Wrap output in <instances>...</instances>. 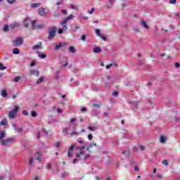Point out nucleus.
<instances>
[{
	"label": "nucleus",
	"mask_w": 180,
	"mask_h": 180,
	"mask_svg": "<svg viewBox=\"0 0 180 180\" xmlns=\"http://www.w3.org/2000/svg\"><path fill=\"white\" fill-rule=\"evenodd\" d=\"M110 114V112L109 111H107L103 112V116H104V117H108V116H109Z\"/></svg>",
	"instance_id": "32"
},
{
	"label": "nucleus",
	"mask_w": 180,
	"mask_h": 180,
	"mask_svg": "<svg viewBox=\"0 0 180 180\" xmlns=\"http://www.w3.org/2000/svg\"><path fill=\"white\" fill-rule=\"evenodd\" d=\"M133 30L134 31L135 33H139L140 32L139 28H134Z\"/></svg>",
	"instance_id": "47"
},
{
	"label": "nucleus",
	"mask_w": 180,
	"mask_h": 180,
	"mask_svg": "<svg viewBox=\"0 0 180 180\" xmlns=\"http://www.w3.org/2000/svg\"><path fill=\"white\" fill-rule=\"evenodd\" d=\"M13 54H19V53H20L19 49H18V48L14 49L13 51Z\"/></svg>",
	"instance_id": "28"
},
{
	"label": "nucleus",
	"mask_w": 180,
	"mask_h": 180,
	"mask_svg": "<svg viewBox=\"0 0 180 180\" xmlns=\"http://www.w3.org/2000/svg\"><path fill=\"white\" fill-rule=\"evenodd\" d=\"M55 146H56V147L57 148H58V147H60V143H59V142H56V143H55Z\"/></svg>",
	"instance_id": "58"
},
{
	"label": "nucleus",
	"mask_w": 180,
	"mask_h": 180,
	"mask_svg": "<svg viewBox=\"0 0 180 180\" xmlns=\"http://www.w3.org/2000/svg\"><path fill=\"white\" fill-rule=\"evenodd\" d=\"M88 139H89V140H92V139H94V136H92V134H89L88 135Z\"/></svg>",
	"instance_id": "49"
},
{
	"label": "nucleus",
	"mask_w": 180,
	"mask_h": 180,
	"mask_svg": "<svg viewBox=\"0 0 180 180\" xmlns=\"http://www.w3.org/2000/svg\"><path fill=\"white\" fill-rule=\"evenodd\" d=\"M61 12L62 13H63V15H67V13H68V11H67V10H62Z\"/></svg>",
	"instance_id": "51"
},
{
	"label": "nucleus",
	"mask_w": 180,
	"mask_h": 180,
	"mask_svg": "<svg viewBox=\"0 0 180 180\" xmlns=\"http://www.w3.org/2000/svg\"><path fill=\"white\" fill-rule=\"evenodd\" d=\"M96 34H97V36H98L100 37V36L102 35V34H101V30L100 29H96Z\"/></svg>",
	"instance_id": "29"
},
{
	"label": "nucleus",
	"mask_w": 180,
	"mask_h": 180,
	"mask_svg": "<svg viewBox=\"0 0 180 180\" xmlns=\"http://www.w3.org/2000/svg\"><path fill=\"white\" fill-rule=\"evenodd\" d=\"M81 40H82L83 41H85L86 40V35H83V36L82 37Z\"/></svg>",
	"instance_id": "50"
},
{
	"label": "nucleus",
	"mask_w": 180,
	"mask_h": 180,
	"mask_svg": "<svg viewBox=\"0 0 180 180\" xmlns=\"http://www.w3.org/2000/svg\"><path fill=\"white\" fill-rule=\"evenodd\" d=\"M87 129L91 130V131H95L96 130V127H88Z\"/></svg>",
	"instance_id": "33"
},
{
	"label": "nucleus",
	"mask_w": 180,
	"mask_h": 180,
	"mask_svg": "<svg viewBox=\"0 0 180 180\" xmlns=\"http://www.w3.org/2000/svg\"><path fill=\"white\" fill-rule=\"evenodd\" d=\"M70 8L73 9L74 11H78V6L75 4H70Z\"/></svg>",
	"instance_id": "20"
},
{
	"label": "nucleus",
	"mask_w": 180,
	"mask_h": 180,
	"mask_svg": "<svg viewBox=\"0 0 180 180\" xmlns=\"http://www.w3.org/2000/svg\"><path fill=\"white\" fill-rule=\"evenodd\" d=\"M41 133L40 132H38V133H37V139H40V136H41Z\"/></svg>",
	"instance_id": "55"
},
{
	"label": "nucleus",
	"mask_w": 180,
	"mask_h": 180,
	"mask_svg": "<svg viewBox=\"0 0 180 180\" xmlns=\"http://www.w3.org/2000/svg\"><path fill=\"white\" fill-rule=\"evenodd\" d=\"M35 158H36V160H37V161H39V160H40V153L37 152V153H35Z\"/></svg>",
	"instance_id": "26"
},
{
	"label": "nucleus",
	"mask_w": 180,
	"mask_h": 180,
	"mask_svg": "<svg viewBox=\"0 0 180 180\" xmlns=\"http://www.w3.org/2000/svg\"><path fill=\"white\" fill-rule=\"evenodd\" d=\"M56 32H57V27H53L48 31L49 40H53V37H56Z\"/></svg>",
	"instance_id": "3"
},
{
	"label": "nucleus",
	"mask_w": 180,
	"mask_h": 180,
	"mask_svg": "<svg viewBox=\"0 0 180 180\" xmlns=\"http://www.w3.org/2000/svg\"><path fill=\"white\" fill-rule=\"evenodd\" d=\"M156 178H158V179H162V178H164V176H162V175H161L160 174H157Z\"/></svg>",
	"instance_id": "37"
},
{
	"label": "nucleus",
	"mask_w": 180,
	"mask_h": 180,
	"mask_svg": "<svg viewBox=\"0 0 180 180\" xmlns=\"http://www.w3.org/2000/svg\"><path fill=\"white\" fill-rule=\"evenodd\" d=\"M113 65V64H110L106 66V69L109 70V68H110V67H112Z\"/></svg>",
	"instance_id": "60"
},
{
	"label": "nucleus",
	"mask_w": 180,
	"mask_h": 180,
	"mask_svg": "<svg viewBox=\"0 0 180 180\" xmlns=\"http://www.w3.org/2000/svg\"><path fill=\"white\" fill-rule=\"evenodd\" d=\"M18 26H20V25L18 22H15L14 24H12L9 26L11 29H15V27H18Z\"/></svg>",
	"instance_id": "14"
},
{
	"label": "nucleus",
	"mask_w": 180,
	"mask_h": 180,
	"mask_svg": "<svg viewBox=\"0 0 180 180\" xmlns=\"http://www.w3.org/2000/svg\"><path fill=\"white\" fill-rule=\"evenodd\" d=\"M0 70H6V67L4 66V64L0 63Z\"/></svg>",
	"instance_id": "42"
},
{
	"label": "nucleus",
	"mask_w": 180,
	"mask_h": 180,
	"mask_svg": "<svg viewBox=\"0 0 180 180\" xmlns=\"http://www.w3.org/2000/svg\"><path fill=\"white\" fill-rule=\"evenodd\" d=\"M169 4H171L172 5H175V4H176V0H169Z\"/></svg>",
	"instance_id": "39"
},
{
	"label": "nucleus",
	"mask_w": 180,
	"mask_h": 180,
	"mask_svg": "<svg viewBox=\"0 0 180 180\" xmlns=\"http://www.w3.org/2000/svg\"><path fill=\"white\" fill-rule=\"evenodd\" d=\"M41 5V4L39 3V4H32L31 6V8L32 9H34L36 8H39V6Z\"/></svg>",
	"instance_id": "17"
},
{
	"label": "nucleus",
	"mask_w": 180,
	"mask_h": 180,
	"mask_svg": "<svg viewBox=\"0 0 180 180\" xmlns=\"http://www.w3.org/2000/svg\"><path fill=\"white\" fill-rule=\"evenodd\" d=\"M39 49H41V42H39V44L34 45L32 48L33 50H37Z\"/></svg>",
	"instance_id": "15"
},
{
	"label": "nucleus",
	"mask_w": 180,
	"mask_h": 180,
	"mask_svg": "<svg viewBox=\"0 0 180 180\" xmlns=\"http://www.w3.org/2000/svg\"><path fill=\"white\" fill-rule=\"evenodd\" d=\"M112 95H113V96H117L119 95V92H117V91H114V92L112 93Z\"/></svg>",
	"instance_id": "52"
},
{
	"label": "nucleus",
	"mask_w": 180,
	"mask_h": 180,
	"mask_svg": "<svg viewBox=\"0 0 180 180\" xmlns=\"http://www.w3.org/2000/svg\"><path fill=\"white\" fill-rule=\"evenodd\" d=\"M39 14L40 15V16H46V15H47L46 9H44V8H40L39 9Z\"/></svg>",
	"instance_id": "9"
},
{
	"label": "nucleus",
	"mask_w": 180,
	"mask_h": 180,
	"mask_svg": "<svg viewBox=\"0 0 180 180\" xmlns=\"http://www.w3.org/2000/svg\"><path fill=\"white\" fill-rule=\"evenodd\" d=\"M69 51L70 53H75L76 52L75 48H74V46H70Z\"/></svg>",
	"instance_id": "25"
},
{
	"label": "nucleus",
	"mask_w": 180,
	"mask_h": 180,
	"mask_svg": "<svg viewBox=\"0 0 180 180\" xmlns=\"http://www.w3.org/2000/svg\"><path fill=\"white\" fill-rule=\"evenodd\" d=\"M95 11V8H92L90 11H89V13H90V15H92V13H94Z\"/></svg>",
	"instance_id": "48"
},
{
	"label": "nucleus",
	"mask_w": 180,
	"mask_h": 180,
	"mask_svg": "<svg viewBox=\"0 0 180 180\" xmlns=\"http://www.w3.org/2000/svg\"><path fill=\"white\" fill-rule=\"evenodd\" d=\"M108 1L111 6H113L115 5V0H108Z\"/></svg>",
	"instance_id": "38"
},
{
	"label": "nucleus",
	"mask_w": 180,
	"mask_h": 180,
	"mask_svg": "<svg viewBox=\"0 0 180 180\" xmlns=\"http://www.w3.org/2000/svg\"><path fill=\"white\" fill-rule=\"evenodd\" d=\"M19 79H20V76H16L15 78H14V82H19Z\"/></svg>",
	"instance_id": "34"
},
{
	"label": "nucleus",
	"mask_w": 180,
	"mask_h": 180,
	"mask_svg": "<svg viewBox=\"0 0 180 180\" xmlns=\"http://www.w3.org/2000/svg\"><path fill=\"white\" fill-rule=\"evenodd\" d=\"M42 131L44 133V134H46V136L49 134V131H46L45 129H42Z\"/></svg>",
	"instance_id": "61"
},
{
	"label": "nucleus",
	"mask_w": 180,
	"mask_h": 180,
	"mask_svg": "<svg viewBox=\"0 0 180 180\" xmlns=\"http://www.w3.org/2000/svg\"><path fill=\"white\" fill-rule=\"evenodd\" d=\"M1 96H3V98H6L8 96V93H6V89H3L1 91Z\"/></svg>",
	"instance_id": "16"
},
{
	"label": "nucleus",
	"mask_w": 180,
	"mask_h": 180,
	"mask_svg": "<svg viewBox=\"0 0 180 180\" xmlns=\"http://www.w3.org/2000/svg\"><path fill=\"white\" fill-rule=\"evenodd\" d=\"M30 74L34 75V77H39V75H40V72L36 70H30Z\"/></svg>",
	"instance_id": "10"
},
{
	"label": "nucleus",
	"mask_w": 180,
	"mask_h": 180,
	"mask_svg": "<svg viewBox=\"0 0 180 180\" xmlns=\"http://www.w3.org/2000/svg\"><path fill=\"white\" fill-rule=\"evenodd\" d=\"M13 139H1V146H8V144H9V143H12V141H13Z\"/></svg>",
	"instance_id": "8"
},
{
	"label": "nucleus",
	"mask_w": 180,
	"mask_h": 180,
	"mask_svg": "<svg viewBox=\"0 0 180 180\" xmlns=\"http://www.w3.org/2000/svg\"><path fill=\"white\" fill-rule=\"evenodd\" d=\"M121 6H122V8H126V4L122 3V4H121Z\"/></svg>",
	"instance_id": "63"
},
{
	"label": "nucleus",
	"mask_w": 180,
	"mask_h": 180,
	"mask_svg": "<svg viewBox=\"0 0 180 180\" xmlns=\"http://www.w3.org/2000/svg\"><path fill=\"white\" fill-rule=\"evenodd\" d=\"M174 65H175L176 68H179V67H180V65H179V63H176L174 64Z\"/></svg>",
	"instance_id": "56"
},
{
	"label": "nucleus",
	"mask_w": 180,
	"mask_h": 180,
	"mask_svg": "<svg viewBox=\"0 0 180 180\" xmlns=\"http://www.w3.org/2000/svg\"><path fill=\"white\" fill-rule=\"evenodd\" d=\"M31 115L32 117H36L37 116V112H36V111H32Z\"/></svg>",
	"instance_id": "30"
},
{
	"label": "nucleus",
	"mask_w": 180,
	"mask_h": 180,
	"mask_svg": "<svg viewBox=\"0 0 180 180\" xmlns=\"http://www.w3.org/2000/svg\"><path fill=\"white\" fill-rule=\"evenodd\" d=\"M134 169H135V171H137V172L140 171V169L139 168L138 166H135Z\"/></svg>",
	"instance_id": "59"
},
{
	"label": "nucleus",
	"mask_w": 180,
	"mask_h": 180,
	"mask_svg": "<svg viewBox=\"0 0 180 180\" xmlns=\"http://www.w3.org/2000/svg\"><path fill=\"white\" fill-rule=\"evenodd\" d=\"M34 160H33V158H31L29 161V165H33V162Z\"/></svg>",
	"instance_id": "40"
},
{
	"label": "nucleus",
	"mask_w": 180,
	"mask_h": 180,
	"mask_svg": "<svg viewBox=\"0 0 180 180\" xmlns=\"http://www.w3.org/2000/svg\"><path fill=\"white\" fill-rule=\"evenodd\" d=\"M22 115H25V116H29V112H27V110H23Z\"/></svg>",
	"instance_id": "44"
},
{
	"label": "nucleus",
	"mask_w": 180,
	"mask_h": 180,
	"mask_svg": "<svg viewBox=\"0 0 180 180\" xmlns=\"http://www.w3.org/2000/svg\"><path fill=\"white\" fill-rule=\"evenodd\" d=\"M8 4H10V5H12L16 2V0H7Z\"/></svg>",
	"instance_id": "35"
},
{
	"label": "nucleus",
	"mask_w": 180,
	"mask_h": 180,
	"mask_svg": "<svg viewBox=\"0 0 180 180\" xmlns=\"http://www.w3.org/2000/svg\"><path fill=\"white\" fill-rule=\"evenodd\" d=\"M87 158H89V155H86L84 158V160H87Z\"/></svg>",
	"instance_id": "64"
},
{
	"label": "nucleus",
	"mask_w": 180,
	"mask_h": 180,
	"mask_svg": "<svg viewBox=\"0 0 180 180\" xmlns=\"http://www.w3.org/2000/svg\"><path fill=\"white\" fill-rule=\"evenodd\" d=\"M175 16H176L178 18V19H180V14H179V13H175Z\"/></svg>",
	"instance_id": "57"
},
{
	"label": "nucleus",
	"mask_w": 180,
	"mask_h": 180,
	"mask_svg": "<svg viewBox=\"0 0 180 180\" xmlns=\"http://www.w3.org/2000/svg\"><path fill=\"white\" fill-rule=\"evenodd\" d=\"M74 18H75V16H74V15H70V16H68L66 18L63 19L60 24L62 25V28L58 30V33L59 34H63V33H64V32H67V30H68V27H67V25H65L66 23H68V22H70V20H71V19H74Z\"/></svg>",
	"instance_id": "1"
},
{
	"label": "nucleus",
	"mask_w": 180,
	"mask_h": 180,
	"mask_svg": "<svg viewBox=\"0 0 180 180\" xmlns=\"http://www.w3.org/2000/svg\"><path fill=\"white\" fill-rule=\"evenodd\" d=\"M162 164H163L164 165L167 166L168 165V160H162Z\"/></svg>",
	"instance_id": "41"
},
{
	"label": "nucleus",
	"mask_w": 180,
	"mask_h": 180,
	"mask_svg": "<svg viewBox=\"0 0 180 180\" xmlns=\"http://www.w3.org/2000/svg\"><path fill=\"white\" fill-rule=\"evenodd\" d=\"M77 136V135H78V132H77V131H73V132H72L71 133V136Z\"/></svg>",
	"instance_id": "53"
},
{
	"label": "nucleus",
	"mask_w": 180,
	"mask_h": 180,
	"mask_svg": "<svg viewBox=\"0 0 180 180\" xmlns=\"http://www.w3.org/2000/svg\"><path fill=\"white\" fill-rule=\"evenodd\" d=\"M100 37H101V39H102V40H103L104 41H106V40H107L106 37L101 34L100 36Z\"/></svg>",
	"instance_id": "46"
},
{
	"label": "nucleus",
	"mask_w": 180,
	"mask_h": 180,
	"mask_svg": "<svg viewBox=\"0 0 180 180\" xmlns=\"http://www.w3.org/2000/svg\"><path fill=\"white\" fill-rule=\"evenodd\" d=\"M166 141H167V136H165V135H161L160 137V143H165Z\"/></svg>",
	"instance_id": "12"
},
{
	"label": "nucleus",
	"mask_w": 180,
	"mask_h": 180,
	"mask_svg": "<svg viewBox=\"0 0 180 180\" xmlns=\"http://www.w3.org/2000/svg\"><path fill=\"white\" fill-rule=\"evenodd\" d=\"M63 133H65V134H70V133L68 132V128H65L63 129Z\"/></svg>",
	"instance_id": "45"
},
{
	"label": "nucleus",
	"mask_w": 180,
	"mask_h": 180,
	"mask_svg": "<svg viewBox=\"0 0 180 180\" xmlns=\"http://www.w3.org/2000/svg\"><path fill=\"white\" fill-rule=\"evenodd\" d=\"M96 146V143H90V145L89 146V147H87L86 150L87 151H89V153H91V150H89V148H92V147Z\"/></svg>",
	"instance_id": "19"
},
{
	"label": "nucleus",
	"mask_w": 180,
	"mask_h": 180,
	"mask_svg": "<svg viewBox=\"0 0 180 180\" xmlns=\"http://www.w3.org/2000/svg\"><path fill=\"white\" fill-rule=\"evenodd\" d=\"M30 19L29 18H24L23 23H24V27H29V21Z\"/></svg>",
	"instance_id": "11"
},
{
	"label": "nucleus",
	"mask_w": 180,
	"mask_h": 180,
	"mask_svg": "<svg viewBox=\"0 0 180 180\" xmlns=\"http://www.w3.org/2000/svg\"><path fill=\"white\" fill-rule=\"evenodd\" d=\"M86 110H88V109H86V108L84 107L81 109L82 112H86Z\"/></svg>",
	"instance_id": "54"
},
{
	"label": "nucleus",
	"mask_w": 180,
	"mask_h": 180,
	"mask_svg": "<svg viewBox=\"0 0 180 180\" xmlns=\"http://www.w3.org/2000/svg\"><path fill=\"white\" fill-rule=\"evenodd\" d=\"M102 51V49L100 47H95L94 49V53H101Z\"/></svg>",
	"instance_id": "18"
},
{
	"label": "nucleus",
	"mask_w": 180,
	"mask_h": 180,
	"mask_svg": "<svg viewBox=\"0 0 180 180\" xmlns=\"http://www.w3.org/2000/svg\"><path fill=\"white\" fill-rule=\"evenodd\" d=\"M8 124V121L6 120H3L0 122V126H6Z\"/></svg>",
	"instance_id": "22"
},
{
	"label": "nucleus",
	"mask_w": 180,
	"mask_h": 180,
	"mask_svg": "<svg viewBox=\"0 0 180 180\" xmlns=\"http://www.w3.org/2000/svg\"><path fill=\"white\" fill-rule=\"evenodd\" d=\"M86 147L85 146H82V147H77L76 150H79V153H77L76 154V158H79V157H81V155H84V154H85V151L84 150H85Z\"/></svg>",
	"instance_id": "6"
},
{
	"label": "nucleus",
	"mask_w": 180,
	"mask_h": 180,
	"mask_svg": "<svg viewBox=\"0 0 180 180\" xmlns=\"http://www.w3.org/2000/svg\"><path fill=\"white\" fill-rule=\"evenodd\" d=\"M3 30L4 32H8L9 30V26L5 25Z\"/></svg>",
	"instance_id": "36"
},
{
	"label": "nucleus",
	"mask_w": 180,
	"mask_h": 180,
	"mask_svg": "<svg viewBox=\"0 0 180 180\" xmlns=\"http://www.w3.org/2000/svg\"><path fill=\"white\" fill-rule=\"evenodd\" d=\"M130 151L129 150H125L122 152V155H125L126 157H130Z\"/></svg>",
	"instance_id": "21"
},
{
	"label": "nucleus",
	"mask_w": 180,
	"mask_h": 180,
	"mask_svg": "<svg viewBox=\"0 0 180 180\" xmlns=\"http://www.w3.org/2000/svg\"><path fill=\"white\" fill-rule=\"evenodd\" d=\"M31 67H34V65H36V63H34V61H32L30 64Z\"/></svg>",
	"instance_id": "62"
},
{
	"label": "nucleus",
	"mask_w": 180,
	"mask_h": 180,
	"mask_svg": "<svg viewBox=\"0 0 180 180\" xmlns=\"http://www.w3.org/2000/svg\"><path fill=\"white\" fill-rule=\"evenodd\" d=\"M15 130V131H18V133H22L23 131V128L17 127Z\"/></svg>",
	"instance_id": "24"
},
{
	"label": "nucleus",
	"mask_w": 180,
	"mask_h": 180,
	"mask_svg": "<svg viewBox=\"0 0 180 180\" xmlns=\"http://www.w3.org/2000/svg\"><path fill=\"white\" fill-rule=\"evenodd\" d=\"M22 44H23V39L20 37H18L15 40L13 41V45L15 47H19V46H22Z\"/></svg>",
	"instance_id": "5"
},
{
	"label": "nucleus",
	"mask_w": 180,
	"mask_h": 180,
	"mask_svg": "<svg viewBox=\"0 0 180 180\" xmlns=\"http://www.w3.org/2000/svg\"><path fill=\"white\" fill-rule=\"evenodd\" d=\"M141 25L143 26V27H145V29H150V27L147 25V22L144 20H141Z\"/></svg>",
	"instance_id": "13"
},
{
	"label": "nucleus",
	"mask_w": 180,
	"mask_h": 180,
	"mask_svg": "<svg viewBox=\"0 0 180 180\" xmlns=\"http://www.w3.org/2000/svg\"><path fill=\"white\" fill-rule=\"evenodd\" d=\"M63 47V44H59L58 45H56L55 47V50H59V49H61Z\"/></svg>",
	"instance_id": "31"
},
{
	"label": "nucleus",
	"mask_w": 180,
	"mask_h": 180,
	"mask_svg": "<svg viewBox=\"0 0 180 180\" xmlns=\"http://www.w3.org/2000/svg\"><path fill=\"white\" fill-rule=\"evenodd\" d=\"M75 148V144H72L71 146L69 148V150L68 151V156L69 158H71L72 155H74V148Z\"/></svg>",
	"instance_id": "7"
},
{
	"label": "nucleus",
	"mask_w": 180,
	"mask_h": 180,
	"mask_svg": "<svg viewBox=\"0 0 180 180\" xmlns=\"http://www.w3.org/2000/svg\"><path fill=\"white\" fill-rule=\"evenodd\" d=\"M5 136H6V134L5 133V131H2L0 134V140H3L2 139H4V137H5Z\"/></svg>",
	"instance_id": "27"
},
{
	"label": "nucleus",
	"mask_w": 180,
	"mask_h": 180,
	"mask_svg": "<svg viewBox=\"0 0 180 180\" xmlns=\"http://www.w3.org/2000/svg\"><path fill=\"white\" fill-rule=\"evenodd\" d=\"M19 110V107L15 106V108L8 112V117L9 119H16V116L18 115V111Z\"/></svg>",
	"instance_id": "2"
},
{
	"label": "nucleus",
	"mask_w": 180,
	"mask_h": 180,
	"mask_svg": "<svg viewBox=\"0 0 180 180\" xmlns=\"http://www.w3.org/2000/svg\"><path fill=\"white\" fill-rule=\"evenodd\" d=\"M39 57H40L41 58H46V56L44 53H41L39 55Z\"/></svg>",
	"instance_id": "43"
},
{
	"label": "nucleus",
	"mask_w": 180,
	"mask_h": 180,
	"mask_svg": "<svg viewBox=\"0 0 180 180\" xmlns=\"http://www.w3.org/2000/svg\"><path fill=\"white\" fill-rule=\"evenodd\" d=\"M43 81H44V77H41L39 79H38L36 84H41V82H43Z\"/></svg>",
	"instance_id": "23"
},
{
	"label": "nucleus",
	"mask_w": 180,
	"mask_h": 180,
	"mask_svg": "<svg viewBox=\"0 0 180 180\" xmlns=\"http://www.w3.org/2000/svg\"><path fill=\"white\" fill-rule=\"evenodd\" d=\"M36 23H37L36 20L31 21V25L34 30H37V29H43V27H44V25H37Z\"/></svg>",
	"instance_id": "4"
}]
</instances>
